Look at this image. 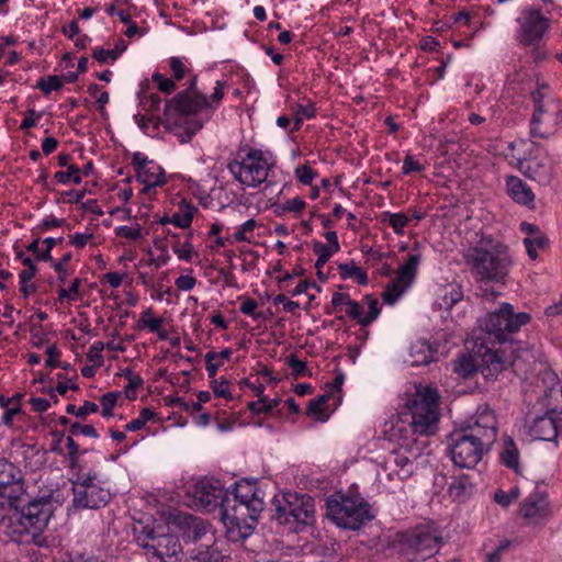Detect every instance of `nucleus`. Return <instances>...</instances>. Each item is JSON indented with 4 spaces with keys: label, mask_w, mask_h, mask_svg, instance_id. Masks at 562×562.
Instances as JSON below:
<instances>
[{
    "label": "nucleus",
    "mask_w": 562,
    "mask_h": 562,
    "mask_svg": "<svg viewBox=\"0 0 562 562\" xmlns=\"http://www.w3.org/2000/svg\"><path fill=\"white\" fill-rule=\"evenodd\" d=\"M496 417L492 409H479L475 420L449 436L453 463L462 469H474L497 438Z\"/></svg>",
    "instance_id": "obj_1"
},
{
    "label": "nucleus",
    "mask_w": 562,
    "mask_h": 562,
    "mask_svg": "<svg viewBox=\"0 0 562 562\" xmlns=\"http://www.w3.org/2000/svg\"><path fill=\"white\" fill-rule=\"evenodd\" d=\"M463 260L479 282H504L513 265L508 247L490 235L465 249Z\"/></svg>",
    "instance_id": "obj_2"
},
{
    "label": "nucleus",
    "mask_w": 562,
    "mask_h": 562,
    "mask_svg": "<svg viewBox=\"0 0 562 562\" xmlns=\"http://www.w3.org/2000/svg\"><path fill=\"white\" fill-rule=\"evenodd\" d=\"M22 498L9 508L5 520L8 535L13 541H33L41 544V535L46 528L53 510L52 504L42 499L21 506Z\"/></svg>",
    "instance_id": "obj_3"
},
{
    "label": "nucleus",
    "mask_w": 562,
    "mask_h": 562,
    "mask_svg": "<svg viewBox=\"0 0 562 562\" xmlns=\"http://www.w3.org/2000/svg\"><path fill=\"white\" fill-rule=\"evenodd\" d=\"M271 165L269 153L245 146L236 153L227 168L240 184L256 188L266 181Z\"/></svg>",
    "instance_id": "obj_4"
},
{
    "label": "nucleus",
    "mask_w": 562,
    "mask_h": 562,
    "mask_svg": "<svg viewBox=\"0 0 562 562\" xmlns=\"http://www.w3.org/2000/svg\"><path fill=\"white\" fill-rule=\"evenodd\" d=\"M439 394L437 390L419 385L405 406L411 416V427L415 434L430 435L439 420Z\"/></svg>",
    "instance_id": "obj_5"
},
{
    "label": "nucleus",
    "mask_w": 562,
    "mask_h": 562,
    "mask_svg": "<svg viewBox=\"0 0 562 562\" xmlns=\"http://www.w3.org/2000/svg\"><path fill=\"white\" fill-rule=\"evenodd\" d=\"M326 516L340 528L359 529L372 519L369 505L357 495L336 493L326 501Z\"/></svg>",
    "instance_id": "obj_6"
},
{
    "label": "nucleus",
    "mask_w": 562,
    "mask_h": 562,
    "mask_svg": "<svg viewBox=\"0 0 562 562\" xmlns=\"http://www.w3.org/2000/svg\"><path fill=\"white\" fill-rule=\"evenodd\" d=\"M263 509V502L258 496L256 487L248 482L236 483L234 491L228 494L224 504V520L232 525L247 524V517L256 521Z\"/></svg>",
    "instance_id": "obj_7"
},
{
    "label": "nucleus",
    "mask_w": 562,
    "mask_h": 562,
    "mask_svg": "<svg viewBox=\"0 0 562 562\" xmlns=\"http://www.w3.org/2000/svg\"><path fill=\"white\" fill-rule=\"evenodd\" d=\"M530 315L527 313H514V308L508 303H503L502 306L488 313L485 317L480 319V327L485 333L486 341L493 344L494 341L503 342L506 340L507 333H515L521 326L528 324Z\"/></svg>",
    "instance_id": "obj_8"
},
{
    "label": "nucleus",
    "mask_w": 562,
    "mask_h": 562,
    "mask_svg": "<svg viewBox=\"0 0 562 562\" xmlns=\"http://www.w3.org/2000/svg\"><path fill=\"white\" fill-rule=\"evenodd\" d=\"M441 541V535L435 526L423 525L401 536L400 551L409 561L425 560L439 550Z\"/></svg>",
    "instance_id": "obj_9"
},
{
    "label": "nucleus",
    "mask_w": 562,
    "mask_h": 562,
    "mask_svg": "<svg viewBox=\"0 0 562 562\" xmlns=\"http://www.w3.org/2000/svg\"><path fill=\"white\" fill-rule=\"evenodd\" d=\"M72 492L74 505L81 508H100L111 498L110 490L95 472L78 474V479L72 483Z\"/></svg>",
    "instance_id": "obj_10"
},
{
    "label": "nucleus",
    "mask_w": 562,
    "mask_h": 562,
    "mask_svg": "<svg viewBox=\"0 0 562 562\" xmlns=\"http://www.w3.org/2000/svg\"><path fill=\"white\" fill-rule=\"evenodd\" d=\"M144 537H138L139 546L146 554H153L161 562H176L181 559L182 547L179 539L169 533H157L155 529L145 527Z\"/></svg>",
    "instance_id": "obj_11"
},
{
    "label": "nucleus",
    "mask_w": 562,
    "mask_h": 562,
    "mask_svg": "<svg viewBox=\"0 0 562 562\" xmlns=\"http://www.w3.org/2000/svg\"><path fill=\"white\" fill-rule=\"evenodd\" d=\"M276 518L280 524L293 526L299 531L303 527L312 526L315 522V502L308 495L294 496L292 501L286 499L284 505L277 507Z\"/></svg>",
    "instance_id": "obj_12"
},
{
    "label": "nucleus",
    "mask_w": 562,
    "mask_h": 562,
    "mask_svg": "<svg viewBox=\"0 0 562 562\" xmlns=\"http://www.w3.org/2000/svg\"><path fill=\"white\" fill-rule=\"evenodd\" d=\"M175 522L179 527L184 541L199 542L200 548L198 550H214V532L211 525L202 518L190 514H180L176 517Z\"/></svg>",
    "instance_id": "obj_13"
},
{
    "label": "nucleus",
    "mask_w": 562,
    "mask_h": 562,
    "mask_svg": "<svg viewBox=\"0 0 562 562\" xmlns=\"http://www.w3.org/2000/svg\"><path fill=\"white\" fill-rule=\"evenodd\" d=\"M420 263V255L408 254L403 266L397 270L396 278L385 288L382 297L389 304H394L401 295L411 286L416 278Z\"/></svg>",
    "instance_id": "obj_14"
},
{
    "label": "nucleus",
    "mask_w": 562,
    "mask_h": 562,
    "mask_svg": "<svg viewBox=\"0 0 562 562\" xmlns=\"http://www.w3.org/2000/svg\"><path fill=\"white\" fill-rule=\"evenodd\" d=\"M192 498L193 506L198 509L211 512L220 506L222 516L224 517V504L227 501V491L223 488L218 481H199L194 485Z\"/></svg>",
    "instance_id": "obj_15"
},
{
    "label": "nucleus",
    "mask_w": 562,
    "mask_h": 562,
    "mask_svg": "<svg viewBox=\"0 0 562 562\" xmlns=\"http://www.w3.org/2000/svg\"><path fill=\"white\" fill-rule=\"evenodd\" d=\"M520 516L528 525H542L551 516V507L544 491L536 490L520 504Z\"/></svg>",
    "instance_id": "obj_16"
},
{
    "label": "nucleus",
    "mask_w": 562,
    "mask_h": 562,
    "mask_svg": "<svg viewBox=\"0 0 562 562\" xmlns=\"http://www.w3.org/2000/svg\"><path fill=\"white\" fill-rule=\"evenodd\" d=\"M519 41L525 46L539 42L550 27V21L540 10L529 9L524 13Z\"/></svg>",
    "instance_id": "obj_17"
},
{
    "label": "nucleus",
    "mask_w": 562,
    "mask_h": 562,
    "mask_svg": "<svg viewBox=\"0 0 562 562\" xmlns=\"http://www.w3.org/2000/svg\"><path fill=\"white\" fill-rule=\"evenodd\" d=\"M476 339L481 340V348L485 349V351L480 355L477 369L485 379H495L510 362L504 357L503 351L490 348L487 346L490 342L486 341L485 338L477 337Z\"/></svg>",
    "instance_id": "obj_18"
},
{
    "label": "nucleus",
    "mask_w": 562,
    "mask_h": 562,
    "mask_svg": "<svg viewBox=\"0 0 562 562\" xmlns=\"http://www.w3.org/2000/svg\"><path fill=\"white\" fill-rule=\"evenodd\" d=\"M411 451L398 449L391 451L383 462V470L390 480H406L415 471L414 460L411 458Z\"/></svg>",
    "instance_id": "obj_19"
},
{
    "label": "nucleus",
    "mask_w": 562,
    "mask_h": 562,
    "mask_svg": "<svg viewBox=\"0 0 562 562\" xmlns=\"http://www.w3.org/2000/svg\"><path fill=\"white\" fill-rule=\"evenodd\" d=\"M0 493L7 494L11 502L24 496L21 471L4 459H0Z\"/></svg>",
    "instance_id": "obj_20"
},
{
    "label": "nucleus",
    "mask_w": 562,
    "mask_h": 562,
    "mask_svg": "<svg viewBox=\"0 0 562 562\" xmlns=\"http://www.w3.org/2000/svg\"><path fill=\"white\" fill-rule=\"evenodd\" d=\"M169 104H173L175 109L182 115H194L212 108V103L204 94L191 92H179L168 101Z\"/></svg>",
    "instance_id": "obj_21"
},
{
    "label": "nucleus",
    "mask_w": 562,
    "mask_h": 562,
    "mask_svg": "<svg viewBox=\"0 0 562 562\" xmlns=\"http://www.w3.org/2000/svg\"><path fill=\"white\" fill-rule=\"evenodd\" d=\"M532 435L540 440H552L558 436V427L553 412L537 416L530 425Z\"/></svg>",
    "instance_id": "obj_22"
},
{
    "label": "nucleus",
    "mask_w": 562,
    "mask_h": 562,
    "mask_svg": "<svg viewBox=\"0 0 562 562\" xmlns=\"http://www.w3.org/2000/svg\"><path fill=\"white\" fill-rule=\"evenodd\" d=\"M506 189L508 195L517 203L529 205L535 200V194L530 187L519 177L509 176L506 179Z\"/></svg>",
    "instance_id": "obj_23"
},
{
    "label": "nucleus",
    "mask_w": 562,
    "mask_h": 562,
    "mask_svg": "<svg viewBox=\"0 0 562 562\" xmlns=\"http://www.w3.org/2000/svg\"><path fill=\"white\" fill-rule=\"evenodd\" d=\"M434 350L426 340H417L409 348V362L412 366H426L432 361Z\"/></svg>",
    "instance_id": "obj_24"
},
{
    "label": "nucleus",
    "mask_w": 562,
    "mask_h": 562,
    "mask_svg": "<svg viewBox=\"0 0 562 562\" xmlns=\"http://www.w3.org/2000/svg\"><path fill=\"white\" fill-rule=\"evenodd\" d=\"M138 178L146 188L161 187L166 182L164 169L155 162L138 172Z\"/></svg>",
    "instance_id": "obj_25"
},
{
    "label": "nucleus",
    "mask_w": 562,
    "mask_h": 562,
    "mask_svg": "<svg viewBox=\"0 0 562 562\" xmlns=\"http://www.w3.org/2000/svg\"><path fill=\"white\" fill-rule=\"evenodd\" d=\"M535 101V112L531 119V135L539 138H549L552 133L540 127L541 116L543 114V105L541 103L542 95L540 93L532 94Z\"/></svg>",
    "instance_id": "obj_26"
},
{
    "label": "nucleus",
    "mask_w": 562,
    "mask_h": 562,
    "mask_svg": "<svg viewBox=\"0 0 562 562\" xmlns=\"http://www.w3.org/2000/svg\"><path fill=\"white\" fill-rule=\"evenodd\" d=\"M472 483L468 475L454 476L449 486V495L458 502L464 501L472 492Z\"/></svg>",
    "instance_id": "obj_27"
},
{
    "label": "nucleus",
    "mask_w": 562,
    "mask_h": 562,
    "mask_svg": "<svg viewBox=\"0 0 562 562\" xmlns=\"http://www.w3.org/2000/svg\"><path fill=\"white\" fill-rule=\"evenodd\" d=\"M501 459L503 463L514 470H518L519 467V453L518 449L512 438L507 437L504 440L503 451L501 452Z\"/></svg>",
    "instance_id": "obj_28"
},
{
    "label": "nucleus",
    "mask_w": 562,
    "mask_h": 562,
    "mask_svg": "<svg viewBox=\"0 0 562 562\" xmlns=\"http://www.w3.org/2000/svg\"><path fill=\"white\" fill-rule=\"evenodd\" d=\"M125 49L126 43L124 40L120 38L113 49L94 48L92 57L103 64L106 63L109 58L115 60Z\"/></svg>",
    "instance_id": "obj_29"
},
{
    "label": "nucleus",
    "mask_w": 562,
    "mask_h": 562,
    "mask_svg": "<svg viewBox=\"0 0 562 562\" xmlns=\"http://www.w3.org/2000/svg\"><path fill=\"white\" fill-rule=\"evenodd\" d=\"M476 370L477 362L470 356H461L453 361V372L463 379L470 378Z\"/></svg>",
    "instance_id": "obj_30"
},
{
    "label": "nucleus",
    "mask_w": 562,
    "mask_h": 562,
    "mask_svg": "<svg viewBox=\"0 0 562 562\" xmlns=\"http://www.w3.org/2000/svg\"><path fill=\"white\" fill-rule=\"evenodd\" d=\"M292 112L294 115V126L291 131L299 130L304 119H311L315 115L314 104L310 101L303 103H295L292 105Z\"/></svg>",
    "instance_id": "obj_31"
},
{
    "label": "nucleus",
    "mask_w": 562,
    "mask_h": 562,
    "mask_svg": "<svg viewBox=\"0 0 562 562\" xmlns=\"http://www.w3.org/2000/svg\"><path fill=\"white\" fill-rule=\"evenodd\" d=\"M195 212L196 207L192 205H186L182 212H177L171 216V224L176 225L179 228H188L192 223L193 215Z\"/></svg>",
    "instance_id": "obj_32"
},
{
    "label": "nucleus",
    "mask_w": 562,
    "mask_h": 562,
    "mask_svg": "<svg viewBox=\"0 0 562 562\" xmlns=\"http://www.w3.org/2000/svg\"><path fill=\"white\" fill-rule=\"evenodd\" d=\"M440 293L441 295L436 304L441 310L451 308L461 299V293L449 286L441 289Z\"/></svg>",
    "instance_id": "obj_33"
},
{
    "label": "nucleus",
    "mask_w": 562,
    "mask_h": 562,
    "mask_svg": "<svg viewBox=\"0 0 562 562\" xmlns=\"http://www.w3.org/2000/svg\"><path fill=\"white\" fill-rule=\"evenodd\" d=\"M341 278L348 279L353 278L359 281L360 284L367 283V274L363 270L357 267L355 263H340L338 266Z\"/></svg>",
    "instance_id": "obj_34"
},
{
    "label": "nucleus",
    "mask_w": 562,
    "mask_h": 562,
    "mask_svg": "<svg viewBox=\"0 0 562 562\" xmlns=\"http://www.w3.org/2000/svg\"><path fill=\"white\" fill-rule=\"evenodd\" d=\"M547 244V238L544 235H535L532 237H526L524 240V245L526 247L527 254L530 259L535 260L538 258V248H543Z\"/></svg>",
    "instance_id": "obj_35"
},
{
    "label": "nucleus",
    "mask_w": 562,
    "mask_h": 562,
    "mask_svg": "<svg viewBox=\"0 0 562 562\" xmlns=\"http://www.w3.org/2000/svg\"><path fill=\"white\" fill-rule=\"evenodd\" d=\"M36 87L45 95H48L52 91H57L63 87V80L58 76H48L47 78H41Z\"/></svg>",
    "instance_id": "obj_36"
},
{
    "label": "nucleus",
    "mask_w": 562,
    "mask_h": 562,
    "mask_svg": "<svg viewBox=\"0 0 562 562\" xmlns=\"http://www.w3.org/2000/svg\"><path fill=\"white\" fill-rule=\"evenodd\" d=\"M155 416V412L151 411L150 408H143L138 415L137 418L135 419H132L126 426V430H130V431H136V430H139L142 429L147 422H149L150 419H153Z\"/></svg>",
    "instance_id": "obj_37"
},
{
    "label": "nucleus",
    "mask_w": 562,
    "mask_h": 562,
    "mask_svg": "<svg viewBox=\"0 0 562 562\" xmlns=\"http://www.w3.org/2000/svg\"><path fill=\"white\" fill-rule=\"evenodd\" d=\"M147 315H153L151 307H148L142 313L138 321L139 326L148 328L151 333L158 331L164 324V319L161 317L147 318Z\"/></svg>",
    "instance_id": "obj_38"
},
{
    "label": "nucleus",
    "mask_w": 562,
    "mask_h": 562,
    "mask_svg": "<svg viewBox=\"0 0 562 562\" xmlns=\"http://www.w3.org/2000/svg\"><path fill=\"white\" fill-rule=\"evenodd\" d=\"M389 221V224L392 226L394 233L402 234L404 227L408 223V217L403 213H384V221Z\"/></svg>",
    "instance_id": "obj_39"
},
{
    "label": "nucleus",
    "mask_w": 562,
    "mask_h": 562,
    "mask_svg": "<svg viewBox=\"0 0 562 562\" xmlns=\"http://www.w3.org/2000/svg\"><path fill=\"white\" fill-rule=\"evenodd\" d=\"M329 397H330L329 394H323V395H319L318 397L312 400L310 402L308 408H307L308 414L316 416L321 420H325V418H323V414L325 411V404Z\"/></svg>",
    "instance_id": "obj_40"
},
{
    "label": "nucleus",
    "mask_w": 562,
    "mask_h": 562,
    "mask_svg": "<svg viewBox=\"0 0 562 562\" xmlns=\"http://www.w3.org/2000/svg\"><path fill=\"white\" fill-rule=\"evenodd\" d=\"M222 560L216 550H198L187 562H222Z\"/></svg>",
    "instance_id": "obj_41"
},
{
    "label": "nucleus",
    "mask_w": 562,
    "mask_h": 562,
    "mask_svg": "<svg viewBox=\"0 0 562 562\" xmlns=\"http://www.w3.org/2000/svg\"><path fill=\"white\" fill-rule=\"evenodd\" d=\"M519 497V488L513 487L509 492H504L502 490L495 492L494 501L503 506L508 507L514 501Z\"/></svg>",
    "instance_id": "obj_42"
},
{
    "label": "nucleus",
    "mask_w": 562,
    "mask_h": 562,
    "mask_svg": "<svg viewBox=\"0 0 562 562\" xmlns=\"http://www.w3.org/2000/svg\"><path fill=\"white\" fill-rule=\"evenodd\" d=\"M313 249L318 255L315 263L316 269H322V267L329 260L333 254L337 252L336 250L326 247V245L323 243H315Z\"/></svg>",
    "instance_id": "obj_43"
},
{
    "label": "nucleus",
    "mask_w": 562,
    "mask_h": 562,
    "mask_svg": "<svg viewBox=\"0 0 562 562\" xmlns=\"http://www.w3.org/2000/svg\"><path fill=\"white\" fill-rule=\"evenodd\" d=\"M364 302L368 304L369 312L361 319V325L368 326L378 317V315L380 313V308H379V302L376 299H373V297L367 295L364 297Z\"/></svg>",
    "instance_id": "obj_44"
},
{
    "label": "nucleus",
    "mask_w": 562,
    "mask_h": 562,
    "mask_svg": "<svg viewBox=\"0 0 562 562\" xmlns=\"http://www.w3.org/2000/svg\"><path fill=\"white\" fill-rule=\"evenodd\" d=\"M98 409H99V407L95 403L88 402V401L85 402V404L82 406H80L79 408H77L72 404H69L66 407V412L68 414H74L79 418H85L90 413H97Z\"/></svg>",
    "instance_id": "obj_45"
},
{
    "label": "nucleus",
    "mask_w": 562,
    "mask_h": 562,
    "mask_svg": "<svg viewBox=\"0 0 562 562\" xmlns=\"http://www.w3.org/2000/svg\"><path fill=\"white\" fill-rule=\"evenodd\" d=\"M55 179L60 183H67L72 180L75 183H80L81 177L79 169L76 166H69L67 171H58L55 173Z\"/></svg>",
    "instance_id": "obj_46"
},
{
    "label": "nucleus",
    "mask_w": 562,
    "mask_h": 562,
    "mask_svg": "<svg viewBox=\"0 0 562 562\" xmlns=\"http://www.w3.org/2000/svg\"><path fill=\"white\" fill-rule=\"evenodd\" d=\"M119 397V393L109 392L102 395L101 405H102V415L105 417H111L113 415V408L116 404Z\"/></svg>",
    "instance_id": "obj_47"
},
{
    "label": "nucleus",
    "mask_w": 562,
    "mask_h": 562,
    "mask_svg": "<svg viewBox=\"0 0 562 562\" xmlns=\"http://www.w3.org/2000/svg\"><path fill=\"white\" fill-rule=\"evenodd\" d=\"M103 348H104L103 342L97 341L90 347V349L87 353L88 360L90 362H92L94 367H101L103 364V356H102Z\"/></svg>",
    "instance_id": "obj_48"
},
{
    "label": "nucleus",
    "mask_w": 562,
    "mask_h": 562,
    "mask_svg": "<svg viewBox=\"0 0 562 562\" xmlns=\"http://www.w3.org/2000/svg\"><path fill=\"white\" fill-rule=\"evenodd\" d=\"M126 376L128 384L125 387V394L128 398L134 400L136 397V390L143 385V379L137 374H133L131 371H127Z\"/></svg>",
    "instance_id": "obj_49"
},
{
    "label": "nucleus",
    "mask_w": 562,
    "mask_h": 562,
    "mask_svg": "<svg viewBox=\"0 0 562 562\" xmlns=\"http://www.w3.org/2000/svg\"><path fill=\"white\" fill-rule=\"evenodd\" d=\"M288 364L292 369V374L294 378H300L305 375L307 368L306 363L302 360H300L295 355H290L288 357Z\"/></svg>",
    "instance_id": "obj_50"
},
{
    "label": "nucleus",
    "mask_w": 562,
    "mask_h": 562,
    "mask_svg": "<svg viewBox=\"0 0 562 562\" xmlns=\"http://www.w3.org/2000/svg\"><path fill=\"white\" fill-rule=\"evenodd\" d=\"M257 223L255 220L246 221L238 231L234 234V239L237 241H247L250 243V238L247 236L248 233L252 232L256 227Z\"/></svg>",
    "instance_id": "obj_51"
},
{
    "label": "nucleus",
    "mask_w": 562,
    "mask_h": 562,
    "mask_svg": "<svg viewBox=\"0 0 562 562\" xmlns=\"http://www.w3.org/2000/svg\"><path fill=\"white\" fill-rule=\"evenodd\" d=\"M153 81L157 83L159 90L165 93H172L177 88L173 80L165 78L160 74H155L153 76Z\"/></svg>",
    "instance_id": "obj_52"
},
{
    "label": "nucleus",
    "mask_w": 562,
    "mask_h": 562,
    "mask_svg": "<svg viewBox=\"0 0 562 562\" xmlns=\"http://www.w3.org/2000/svg\"><path fill=\"white\" fill-rule=\"evenodd\" d=\"M305 205L306 204H305L304 200H302L301 198H294V199L285 201L279 207L282 211L293 212L295 214H299L304 210Z\"/></svg>",
    "instance_id": "obj_53"
},
{
    "label": "nucleus",
    "mask_w": 562,
    "mask_h": 562,
    "mask_svg": "<svg viewBox=\"0 0 562 562\" xmlns=\"http://www.w3.org/2000/svg\"><path fill=\"white\" fill-rule=\"evenodd\" d=\"M69 431L72 436L82 434L85 436L92 437V438L98 437V432L92 425H80L79 423H74L70 425Z\"/></svg>",
    "instance_id": "obj_54"
},
{
    "label": "nucleus",
    "mask_w": 562,
    "mask_h": 562,
    "mask_svg": "<svg viewBox=\"0 0 562 562\" xmlns=\"http://www.w3.org/2000/svg\"><path fill=\"white\" fill-rule=\"evenodd\" d=\"M116 234L131 240H137L142 237L139 225L136 227L121 226L116 229Z\"/></svg>",
    "instance_id": "obj_55"
},
{
    "label": "nucleus",
    "mask_w": 562,
    "mask_h": 562,
    "mask_svg": "<svg viewBox=\"0 0 562 562\" xmlns=\"http://www.w3.org/2000/svg\"><path fill=\"white\" fill-rule=\"evenodd\" d=\"M424 169V166L419 164L412 155H406L403 162V173L408 175L411 172H419Z\"/></svg>",
    "instance_id": "obj_56"
},
{
    "label": "nucleus",
    "mask_w": 562,
    "mask_h": 562,
    "mask_svg": "<svg viewBox=\"0 0 562 562\" xmlns=\"http://www.w3.org/2000/svg\"><path fill=\"white\" fill-rule=\"evenodd\" d=\"M218 355L214 351H210L205 355L206 371L210 378H214L217 373L218 368L223 364L222 362L214 363L213 360L217 359Z\"/></svg>",
    "instance_id": "obj_57"
},
{
    "label": "nucleus",
    "mask_w": 562,
    "mask_h": 562,
    "mask_svg": "<svg viewBox=\"0 0 562 562\" xmlns=\"http://www.w3.org/2000/svg\"><path fill=\"white\" fill-rule=\"evenodd\" d=\"M170 69L176 80H181L186 75V67L179 57H171L169 60Z\"/></svg>",
    "instance_id": "obj_58"
},
{
    "label": "nucleus",
    "mask_w": 562,
    "mask_h": 562,
    "mask_svg": "<svg viewBox=\"0 0 562 562\" xmlns=\"http://www.w3.org/2000/svg\"><path fill=\"white\" fill-rule=\"evenodd\" d=\"M295 172L299 181L303 184H311L315 177V172L306 165L296 168Z\"/></svg>",
    "instance_id": "obj_59"
},
{
    "label": "nucleus",
    "mask_w": 562,
    "mask_h": 562,
    "mask_svg": "<svg viewBox=\"0 0 562 562\" xmlns=\"http://www.w3.org/2000/svg\"><path fill=\"white\" fill-rule=\"evenodd\" d=\"M70 259H71V254L68 252V254H65L59 261L53 263L55 271L59 273L58 279L61 283L66 282L67 270L65 269V266Z\"/></svg>",
    "instance_id": "obj_60"
},
{
    "label": "nucleus",
    "mask_w": 562,
    "mask_h": 562,
    "mask_svg": "<svg viewBox=\"0 0 562 562\" xmlns=\"http://www.w3.org/2000/svg\"><path fill=\"white\" fill-rule=\"evenodd\" d=\"M15 501L11 502V498L8 497L7 494L0 493V524H4L8 515L9 508L14 504Z\"/></svg>",
    "instance_id": "obj_61"
},
{
    "label": "nucleus",
    "mask_w": 562,
    "mask_h": 562,
    "mask_svg": "<svg viewBox=\"0 0 562 562\" xmlns=\"http://www.w3.org/2000/svg\"><path fill=\"white\" fill-rule=\"evenodd\" d=\"M347 315L352 318L357 319L359 324H361V319L363 318L362 307L359 303L356 301H351L345 308Z\"/></svg>",
    "instance_id": "obj_62"
},
{
    "label": "nucleus",
    "mask_w": 562,
    "mask_h": 562,
    "mask_svg": "<svg viewBox=\"0 0 562 562\" xmlns=\"http://www.w3.org/2000/svg\"><path fill=\"white\" fill-rule=\"evenodd\" d=\"M196 280L192 276H180L176 279V286L181 291H190L195 286Z\"/></svg>",
    "instance_id": "obj_63"
},
{
    "label": "nucleus",
    "mask_w": 562,
    "mask_h": 562,
    "mask_svg": "<svg viewBox=\"0 0 562 562\" xmlns=\"http://www.w3.org/2000/svg\"><path fill=\"white\" fill-rule=\"evenodd\" d=\"M352 300L349 294L335 292L331 297V305L336 310H341L342 306H347Z\"/></svg>",
    "instance_id": "obj_64"
}]
</instances>
